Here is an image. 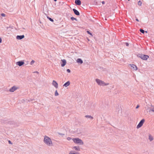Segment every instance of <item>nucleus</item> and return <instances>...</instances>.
Instances as JSON below:
<instances>
[{
    "label": "nucleus",
    "instance_id": "obj_18",
    "mask_svg": "<svg viewBox=\"0 0 154 154\" xmlns=\"http://www.w3.org/2000/svg\"><path fill=\"white\" fill-rule=\"evenodd\" d=\"M140 32H141L142 33L144 34L145 32L147 33V31H145L143 29H140Z\"/></svg>",
    "mask_w": 154,
    "mask_h": 154
},
{
    "label": "nucleus",
    "instance_id": "obj_20",
    "mask_svg": "<svg viewBox=\"0 0 154 154\" xmlns=\"http://www.w3.org/2000/svg\"><path fill=\"white\" fill-rule=\"evenodd\" d=\"M71 20H75L76 21H77V20L76 18H75L74 17H71Z\"/></svg>",
    "mask_w": 154,
    "mask_h": 154
},
{
    "label": "nucleus",
    "instance_id": "obj_42",
    "mask_svg": "<svg viewBox=\"0 0 154 154\" xmlns=\"http://www.w3.org/2000/svg\"><path fill=\"white\" fill-rule=\"evenodd\" d=\"M128 0L129 1H130V0Z\"/></svg>",
    "mask_w": 154,
    "mask_h": 154
},
{
    "label": "nucleus",
    "instance_id": "obj_22",
    "mask_svg": "<svg viewBox=\"0 0 154 154\" xmlns=\"http://www.w3.org/2000/svg\"><path fill=\"white\" fill-rule=\"evenodd\" d=\"M69 154H80L78 152H76L75 153L72 152H70Z\"/></svg>",
    "mask_w": 154,
    "mask_h": 154
},
{
    "label": "nucleus",
    "instance_id": "obj_27",
    "mask_svg": "<svg viewBox=\"0 0 154 154\" xmlns=\"http://www.w3.org/2000/svg\"><path fill=\"white\" fill-rule=\"evenodd\" d=\"M34 62L35 61L34 60H32L30 62V64L32 65Z\"/></svg>",
    "mask_w": 154,
    "mask_h": 154
},
{
    "label": "nucleus",
    "instance_id": "obj_38",
    "mask_svg": "<svg viewBox=\"0 0 154 154\" xmlns=\"http://www.w3.org/2000/svg\"><path fill=\"white\" fill-rule=\"evenodd\" d=\"M136 20L137 21H138V22L139 21V20L138 19H137V18H136Z\"/></svg>",
    "mask_w": 154,
    "mask_h": 154
},
{
    "label": "nucleus",
    "instance_id": "obj_2",
    "mask_svg": "<svg viewBox=\"0 0 154 154\" xmlns=\"http://www.w3.org/2000/svg\"><path fill=\"white\" fill-rule=\"evenodd\" d=\"M72 140L75 143L79 144L81 145L84 144L82 140L78 138H73Z\"/></svg>",
    "mask_w": 154,
    "mask_h": 154
},
{
    "label": "nucleus",
    "instance_id": "obj_11",
    "mask_svg": "<svg viewBox=\"0 0 154 154\" xmlns=\"http://www.w3.org/2000/svg\"><path fill=\"white\" fill-rule=\"evenodd\" d=\"M62 63L61 64V66L62 67H63L65 66L66 64V61L65 60H62Z\"/></svg>",
    "mask_w": 154,
    "mask_h": 154
},
{
    "label": "nucleus",
    "instance_id": "obj_13",
    "mask_svg": "<svg viewBox=\"0 0 154 154\" xmlns=\"http://www.w3.org/2000/svg\"><path fill=\"white\" fill-rule=\"evenodd\" d=\"M131 67H132L135 70H137V67L136 65L133 64H131Z\"/></svg>",
    "mask_w": 154,
    "mask_h": 154
},
{
    "label": "nucleus",
    "instance_id": "obj_34",
    "mask_svg": "<svg viewBox=\"0 0 154 154\" xmlns=\"http://www.w3.org/2000/svg\"><path fill=\"white\" fill-rule=\"evenodd\" d=\"M139 107V105H137L136 107V109L138 108Z\"/></svg>",
    "mask_w": 154,
    "mask_h": 154
},
{
    "label": "nucleus",
    "instance_id": "obj_23",
    "mask_svg": "<svg viewBox=\"0 0 154 154\" xmlns=\"http://www.w3.org/2000/svg\"><path fill=\"white\" fill-rule=\"evenodd\" d=\"M138 4L140 6L142 4V2L140 1H139L138 2Z\"/></svg>",
    "mask_w": 154,
    "mask_h": 154
},
{
    "label": "nucleus",
    "instance_id": "obj_21",
    "mask_svg": "<svg viewBox=\"0 0 154 154\" xmlns=\"http://www.w3.org/2000/svg\"><path fill=\"white\" fill-rule=\"evenodd\" d=\"M47 18L51 21L53 22L54 20L53 19H52L51 17H47Z\"/></svg>",
    "mask_w": 154,
    "mask_h": 154
},
{
    "label": "nucleus",
    "instance_id": "obj_9",
    "mask_svg": "<svg viewBox=\"0 0 154 154\" xmlns=\"http://www.w3.org/2000/svg\"><path fill=\"white\" fill-rule=\"evenodd\" d=\"M72 11L77 16H79L80 15L79 12L76 9L73 8L72 9Z\"/></svg>",
    "mask_w": 154,
    "mask_h": 154
},
{
    "label": "nucleus",
    "instance_id": "obj_7",
    "mask_svg": "<svg viewBox=\"0 0 154 154\" xmlns=\"http://www.w3.org/2000/svg\"><path fill=\"white\" fill-rule=\"evenodd\" d=\"M17 89V88L16 87V86H13L9 89V91L10 92H13L15 90H16Z\"/></svg>",
    "mask_w": 154,
    "mask_h": 154
},
{
    "label": "nucleus",
    "instance_id": "obj_33",
    "mask_svg": "<svg viewBox=\"0 0 154 154\" xmlns=\"http://www.w3.org/2000/svg\"><path fill=\"white\" fill-rule=\"evenodd\" d=\"M8 143L9 144H12V143H11V141L10 140H9L8 141Z\"/></svg>",
    "mask_w": 154,
    "mask_h": 154
},
{
    "label": "nucleus",
    "instance_id": "obj_39",
    "mask_svg": "<svg viewBox=\"0 0 154 154\" xmlns=\"http://www.w3.org/2000/svg\"><path fill=\"white\" fill-rule=\"evenodd\" d=\"M102 3L103 4H104L105 3V2L104 1H103L102 2Z\"/></svg>",
    "mask_w": 154,
    "mask_h": 154
},
{
    "label": "nucleus",
    "instance_id": "obj_17",
    "mask_svg": "<svg viewBox=\"0 0 154 154\" xmlns=\"http://www.w3.org/2000/svg\"><path fill=\"white\" fill-rule=\"evenodd\" d=\"M85 117L87 118H90L92 120L94 118L92 116H91L90 115H86Z\"/></svg>",
    "mask_w": 154,
    "mask_h": 154
},
{
    "label": "nucleus",
    "instance_id": "obj_31",
    "mask_svg": "<svg viewBox=\"0 0 154 154\" xmlns=\"http://www.w3.org/2000/svg\"><path fill=\"white\" fill-rule=\"evenodd\" d=\"M67 140H71L72 139L71 137H68L67 138Z\"/></svg>",
    "mask_w": 154,
    "mask_h": 154
},
{
    "label": "nucleus",
    "instance_id": "obj_37",
    "mask_svg": "<svg viewBox=\"0 0 154 154\" xmlns=\"http://www.w3.org/2000/svg\"><path fill=\"white\" fill-rule=\"evenodd\" d=\"M34 73H37V74H38V72L37 71L35 72H34Z\"/></svg>",
    "mask_w": 154,
    "mask_h": 154
},
{
    "label": "nucleus",
    "instance_id": "obj_29",
    "mask_svg": "<svg viewBox=\"0 0 154 154\" xmlns=\"http://www.w3.org/2000/svg\"><path fill=\"white\" fill-rule=\"evenodd\" d=\"M1 15L3 17H5V14L4 13H2L1 14Z\"/></svg>",
    "mask_w": 154,
    "mask_h": 154
},
{
    "label": "nucleus",
    "instance_id": "obj_25",
    "mask_svg": "<svg viewBox=\"0 0 154 154\" xmlns=\"http://www.w3.org/2000/svg\"><path fill=\"white\" fill-rule=\"evenodd\" d=\"M152 107H153L150 109V110L153 112H154V106H152Z\"/></svg>",
    "mask_w": 154,
    "mask_h": 154
},
{
    "label": "nucleus",
    "instance_id": "obj_28",
    "mask_svg": "<svg viewBox=\"0 0 154 154\" xmlns=\"http://www.w3.org/2000/svg\"><path fill=\"white\" fill-rule=\"evenodd\" d=\"M58 134H59L60 135H61L62 136H63V135H65V134H63V133H58Z\"/></svg>",
    "mask_w": 154,
    "mask_h": 154
},
{
    "label": "nucleus",
    "instance_id": "obj_16",
    "mask_svg": "<svg viewBox=\"0 0 154 154\" xmlns=\"http://www.w3.org/2000/svg\"><path fill=\"white\" fill-rule=\"evenodd\" d=\"M149 139L150 141H152L153 140V137L150 134L149 136Z\"/></svg>",
    "mask_w": 154,
    "mask_h": 154
},
{
    "label": "nucleus",
    "instance_id": "obj_8",
    "mask_svg": "<svg viewBox=\"0 0 154 154\" xmlns=\"http://www.w3.org/2000/svg\"><path fill=\"white\" fill-rule=\"evenodd\" d=\"M52 85L54 86L56 88H57L58 87V84L57 82H56L54 80H53V81L52 83Z\"/></svg>",
    "mask_w": 154,
    "mask_h": 154
},
{
    "label": "nucleus",
    "instance_id": "obj_6",
    "mask_svg": "<svg viewBox=\"0 0 154 154\" xmlns=\"http://www.w3.org/2000/svg\"><path fill=\"white\" fill-rule=\"evenodd\" d=\"M24 62L23 61H20L16 62V64L19 66H21L24 64Z\"/></svg>",
    "mask_w": 154,
    "mask_h": 154
},
{
    "label": "nucleus",
    "instance_id": "obj_4",
    "mask_svg": "<svg viewBox=\"0 0 154 154\" xmlns=\"http://www.w3.org/2000/svg\"><path fill=\"white\" fill-rule=\"evenodd\" d=\"M137 56L138 57H140L144 60H147L149 58V56L148 55L142 54H138L137 55Z\"/></svg>",
    "mask_w": 154,
    "mask_h": 154
},
{
    "label": "nucleus",
    "instance_id": "obj_15",
    "mask_svg": "<svg viewBox=\"0 0 154 154\" xmlns=\"http://www.w3.org/2000/svg\"><path fill=\"white\" fill-rule=\"evenodd\" d=\"M76 61L78 63H80V64H82L83 63L82 60L80 58H78Z\"/></svg>",
    "mask_w": 154,
    "mask_h": 154
},
{
    "label": "nucleus",
    "instance_id": "obj_26",
    "mask_svg": "<svg viewBox=\"0 0 154 154\" xmlns=\"http://www.w3.org/2000/svg\"><path fill=\"white\" fill-rule=\"evenodd\" d=\"M87 32L89 34L91 35H92V33L90 32L89 31H87Z\"/></svg>",
    "mask_w": 154,
    "mask_h": 154
},
{
    "label": "nucleus",
    "instance_id": "obj_12",
    "mask_svg": "<svg viewBox=\"0 0 154 154\" xmlns=\"http://www.w3.org/2000/svg\"><path fill=\"white\" fill-rule=\"evenodd\" d=\"M75 3L76 5H79L81 4V1L80 0H75Z\"/></svg>",
    "mask_w": 154,
    "mask_h": 154
},
{
    "label": "nucleus",
    "instance_id": "obj_32",
    "mask_svg": "<svg viewBox=\"0 0 154 154\" xmlns=\"http://www.w3.org/2000/svg\"><path fill=\"white\" fill-rule=\"evenodd\" d=\"M125 44H126V45L127 46H128L129 45V43L128 42H126Z\"/></svg>",
    "mask_w": 154,
    "mask_h": 154
},
{
    "label": "nucleus",
    "instance_id": "obj_3",
    "mask_svg": "<svg viewBox=\"0 0 154 154\" xmlns=\"http://www.w3.org/2000/svg\"><path fill=\"white\" fill-rule=\"evenodd\" d=\"M95 80L98 84L100 86L107 85L109 84L108 83H105L103 81L99 79H96Z\"/></svg>",
    "mask_w": 154,
    "mask_h": 154
},
{
    "label": "nucleus",
    "instance_id": "obj_14",
    "mask_svg": "<svg viewBox=\"0 0 154 154\" xmlns=\"http://www.w3.org/2000/svg\"><path fill=\"white\" fill-rule=\"evenodd\" d=\"M70 84V82L69 81H68L66 82L63 85V86H65V87H67Z\"/></svg>",
    "mask_w": 154,
    "mask_h": 154
},
{
    "label": "nucleus",
    "instance_id": "obj_35",
    "mask_svg": "<svg viewBox=\"0 0 154 154\" xmlns=\"http://www.w3.org/2000/svg\"><path fill=\"white\" fill-rule=\"evenodd\" d=\"M33 100V99L32 100V99H30L28 101L29 102L32 101Z\"/></svg>",
    "mask_w": 154,
    "mask_h": 154
},
{
    "label": "nucleus",
    "instance_id": "obj_5",
    "mask_svg": "<svg viewBox=\"0 0 154 154\" xmlns=\"http://www.w3.org/2000/svg\"><path fill=\"white\" fill-rule=\"evenodd\" d=\"M145 122V119H142L139 123L138 124V125H137V128H140L143 125V123H144Z\"/></svg>",
    "mask_w": 154,
    "mask_h": 154
},
{
    "label": "nucleus",
    "instance_id": "obj_30",
    "mask_svg": "<svg viewBox=\"0 0 154 154\" xmlns=\"http://www.w3.org/2000/svg\"><path fill=\"white\" fill-rule=\"evenodd\" d=\"M66 71L70 73L71 72L70 70L69 69H67L66 70Z\"/></svg>",
    "mask_w": 154,
    "mask_h": 154
},
{
    "label": "nucleus",
    "instance_id": "obj_1",
    "mask_svg": "<svg viewBox=\"0 0 154 154\" xmlns=\"http://www.w3.org/2000/svg\"><path fill=\"white\" fill-rule=\"evenodd\" d=\"M44 141L45 143L48 145L50 146L52 144L51 139L46 136H45Z\"/></svg>",
    "mask_w": 154,
    "mask_h": 154
},
{
    "label": "nucleus",
    "instance_id": "obj_36",
    "mask_svg": "<svg viewBox=\"0 0 154 154\" xmlns=\"http://www.w3.org/2000/svg\"><path fill=\"white\" fill-rule=\"evenodd\" d=\"M2 42V38L0 37V43H1Z\"/></svg>",
    "mask_w": 154,
    "mask_h": 154
},
{
    "label": "nucleus",
    "instance_id": "obj_19",
    "mask_svg": "<svg viewBox=\"0 0 154 154\" xmlns=\"http://www.w3.org/2000/svg\"><path fill=\"white\" fill-rule=\"evenodd\" d=\"M73 148L75 149L76 150L79 151L80 150L79 147L74 146L73 147Z\"/></svg>",
    "mask_w": 154,
    "mask_h": 154
},
{
    "label": "nucleus",
    "instance_id": "obj_24",
    "mask_svg": "<svg viewBox=\"0 0 154 154\" xmlns=\"http://www.w3.org/2000/svg\"><path fill=\"white\" fill-rule=\"evenodd\" d=\"M58 95H59V94H58L57 90H56L55 92V96H58Z\"/></svg>",
    "mask_w": 154,
    "mask_h": 154
},
{
    "label": "nucleus",
    "instance_id": "obj_10",
    "mask_svg": "<svg viewBox=\"0 0 154 154\" xmlns=\"http://www.w3.org/2000/svg\"><path fill=\"white\" fill-rule=\"evenodd\" d=\"M24 37L25 36L24 35H18L16 36V39L18 40H21L24 38Z\"/></svg>",
    "mask_w": 154,
    "mask_h": 154
},
{
    "label": "nucleus",
    "instance_id": "obj_40",
    "mask_svg": "<svg viewBox=\"0 0 154 154\" xmlns=\"http://www.w3.org/2000/svg\"><path fill=\"white\" fill-rule=\"evenodd\" d=\"M54 0L55 2H56L57 1V0Z\"/></svg>",
    "mask_w": 154,
    "mask_h": 154
},
{
    "label": "nucleus",
    "instance_id": "obj_41",
    "mask_svg": "<svg viewBox=\"0 0 154 154\" xmlns=\"http://www.w3.org/2000/svg\"><path fill=\"white\" fill-rule=\"evenodd\" d=\"M88 40L89 41V40L88 39Z\"/></svg>",
    "mask_w": 154,
    "mask_h": 154
}]
</instances>
